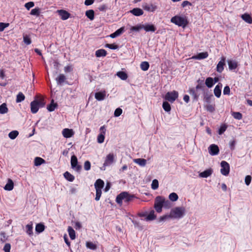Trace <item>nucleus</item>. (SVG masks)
Here are the masks:
<instances>
[{"mask_svg": "<svg viewBox=\"0 0 252 252\" xmlns=\"http://www.w3.org/2000/svg\"><path fill=\"white\" fill-rule=\"evenodd\" d=\"M46 104L43 97L35 96L34 100L31 102V111L33 114L36 113L40 108L43 107Z\"/></svg>", "mask_w": 252, "mask_h": 252, "instance_id": "1", "label": "nucleus"}, {"mask_svg": "<svg viewBox=\"0 0 252 252\" xmlns=\"http://www.w3.org/2000/svg\"><path fill=\"white\" fill-rule=\"evenodd\" d=\"M135 198H136V197L135 196V195L130 194L127 192L124 191L117 195L116 199V201L118 204L122 205L123 200H124L125 202L128 203Z\"/></svg>", "mask_w": 252, "mask_h": 252, "instance_id": "2", "label": "nucleus"}, {"mask_svg": "<svg viewBox=\"0 0 252 252\" xmlns=\"http://www.w3.org/2000/svg\"><path fill=\"white\" fill-rule=\"evenodd\" d=\"M169 203V202L165 201L164 198L161 196H157L155 201L154 208L158 213H160L163 206H166Z\"/></svg>", "mask_w": 252, "mask_h": 252, "instance_id": "3", "label": "nucleus"}, {"mask_svg": "<svg viewBox=\"0 0 252 252\" xmlns=\"http://www.w3.org/2000/svg\"><path fill=\"white\" fill-rule=\"evenodd\" d=\"M171 22L178 26L185 27L188 24L186 17L175 16L171 19Z\"/></svg>", "mask_w": 252, "mask_h": 252, "instance_id": "4", "label": "nucleus"}, {"mask_svg": "<svg viewBox=\"0 0 252 252\" xmlns=\"http://www.w3.org/2000/svg\"><path fill=\"white\" fill-rule=\"evenodd\" d=\"M104 182L100 179H97L94 183V187L96 190V196L95 200L98 201L101 195L102 189L104 187Z\"/></svg>", "mask_w": 252, "mask_h": 252, "instance_id": "5", "label": "nucleus"}, {"mask_svg": "<svg viewBox=\"0 0 252 252\" xmlns=\"http://www.w3.org/2000/svg\"><path fill=\"white\" fill-rule=\"evenodd\" d=\"M185 209L184 207H175L172 209L170 214V217L173 218H181L185 214Z\"/></svg>", "mask_w": 252, "mask_h": 252, "instance_id": "6", "label": "nucleus"}, {"mask_svg": "<svg viewBox=\"0 0 252 252\" xmlns=\"http://www.w3.org/2000/svg\"><path fill=\"white\" fill-rule=\"evenodd\" d=\"M178 97V93L176 91L167 92L164 96L165 100L173 103Z\"/></svg>", "mask_w": 252, "mask_h": 252, "instance_id": "7", "label": "nucleus"}, {"mask_svg": "<svg viewBox=\"0 0 252 252\" xmlns=\"http://www.w3.org/2000/svg\"><path fill=\"white\" fill-rule=\"evenodd\" d=\"M71 168L74 169L77 172H80L82 169L81 165L78 164V159L76 156L73 155L71 157Z\"/></svg>", "mask_w": 252, "mask_h": 252, "instance_id": "8", "label": "nucleus"}, {"mask_svg": "<svg viewBox=\"0 0 252 252\" xmlns=\"http://www.w3.org/2000/svg\"><path fill=\"white\" fill-rule=\"evenodd\" d=\"M220 172L224 176H227L229 174L230 171V166L228 162L225 161H222L220 162Z\"/></svg>", "mask_w": 252, "mask_h": 252, "instance_id": "9", "label": "nucleus"}, {"mask_svg": "<svg viewBox=\"0 0 252 252\" xmlns=\"http://www.w3.org/2000/svg\"><path fill=\"white\" fill-rule=\"evenodd\" d=\"M114 160V156L112 153L109 154L106 157L103 166L101 168V170H105V167L112 164Z\"/></svg>", "mask_w": 252, "mask_h": 252, "instance_id": "10", "label": "nucleus"}, {"mask_svg": "<svg viewBox=\"0 0 252 252\" xmlns=\"http://www.w3.org/2000/svg\"><path fill=\"white\" fill-rule=\"evenodd\" d=\"M208 152L210 155L216 156L219 154L220 149L218 145L213 144L208 147Z\"/></svg>", "mask_w": 252, "mask_h": 252, "instance_id": "11", "label": "nucleus"}, {"mask_svg": "<svg viewBox=\"0 0 252 252\" xmlns=\"http://www.w3.org/2000/svg\"><path fill=\"white\" fill-rule=\"evenodd\" d=\"M225 57H221L220 61L218 63L216 67V70L219 72L221 73L223 69L224 66L225 65Z\"/></svg>", "mask_w": 252, "mask_h": 252, "instance_id": "12", "label": "nucleus"}, {"mask_svg": "<svg viewBox=\"0 0 252 252\" xmlns=\"http://www.w3.org/2000/svg\"><path fill=\"white\" fill-rule=\"evenodd\" d=\"M57 13L60 15L61 19L63 20H66L70 16V14L63 9L58 10Z\"/></svg>", "mask_w": 252, "mask_h": 252, "instance_id": "13", "label": "nucleus"}, {"mask_svg": "<svg viewBox=\"0 0 252 252\" xmlns=\"http://www.w3.org/2000/svg\"><path fill=\"white\" fill-rule=\"evenodd\" d=\"M142 6L145 10L150 12H154L157 8V6L152 3H144Z\"/></svg>", "mask_w": 252, "mask_h": 252, "instance_id": "14", "label": "nucleus"}, {"mask_svg": "<svg viewBox=\"0 0 252 252\" xmlns=\"http://www.w3.org/2000/svg\"><path fill=\"white\" fill-rule=\"evenodd\" d=\"M62 134L64 137L68 138L71 137L74 135V132L72 129L66 128L63 130Z\"/></svg>", "mask_w": 252, "mask_h": 252, "instance_id": "15", "label": "nucleus"}, {"mask_svg": "<svg viewBox=\"0 0 252 252\" xmlns=\"http://www.w3.org/2000/svg\"><path fill=\"white\" fill-rule=\"evenodd\" d=\"M213 172V170L212 168H209L205 171L200 172L199 174V177L200 178H207L209 176H210Z\"/></svg>", "mask_w": 252, "mask_h": 252, "instance_id": "16", "label": "nucleus"}, {"mask_svg": "<svg viewBox=\"0 0 252 252\" xmlns=\"http://www.w3.org/2000/svg\"><path fill=\"white\" fill-rule=\"evenodd\" d=\"M106 92L105 91H102L101 92H97L95 94V98L98 100L101 101L104 99L106 96Z\"/></svg>", "mask_w": 252, "mask_h": 252, "instance_id": "17", "label": "nucleus"}, {"mask_svg": "<svg viewBox=\"0 0 252 252\" xmlns=\"http://www.w3.org/2000/svg\"><path fill=\"white\" fill-rule=\"evenodd\" d=\"M227 63L230 70H234L238 66L237 62L234 60H229L227 61Z\"/></svg>", "mask_w": 252, "mask_h": 252, "instance_id": "18", "label": "nucleus"}, {"mask_svg": "<svg viewBox=\"0 0 252 252\" xmlns=\"http://www.w3.org/2000/svg\"><path fill=\"white\" fill-rule=\"evenodd\" d=\"M208 56V53L207 52H201L198 54L196 56H192L191 58L196 60H202L207 58Z\"/></svg>", "mask_w": 252, "mask_h": 252, "instance_id": "19", "label": "nucleus"}, {"mask_svg": "<svg viewBox=\"0 0 252 252\" xmlns=\"http://www.w3.org/2000/svg\"><path fill=\"white\" fill-rule=\"evenodd\" d=\"M143 29H144L146 32H155L156 31V28L153 24L143 25Z\"/></svg>", "mask_w": 252, "mask_h": 252, "instance_id": "20", "label": "nucleus"}, {"mask_svg": "<svg viewBox=\"0 0 252 252\" xmlns=\"http://www.w3.org/2000/svg\"><path fill=\"white\" fill-rule=\"evenodd\" d=\"M125 31L124 27H121V28L119 29L117 31H116L114 32L111 34L110 35V37L114 38H115L119 35H120L122 33L124 32Z\"/></svg>", "mask_w": 252, "mask_h": 252, "instance_id": "21", "label": "nucleus"}, {"mask_svg": "<svg viewBox=\"0 0 252 252\" xmlns=\"http://www.w3.org/2000/svg\"><path fill=\"white\" fill-rule=\"evenodd\" d=\"M14 188V183L12 180L10 179H8L7 184L4 187V189L6 190L10 191L13 189Z\"/></svg>", "mask_w": 252, "mask_h": 252, "instance_id": "22", "label": "nucleus"}, {"mask_svg": "<svg viewBox=\"0 0 252 252\" xmlns=\"http://www.w3.org/2000/svg\"><path fill=\"white\" fill-rule=\"evenodd\" d=\"M221 87H222L221 84H220H220H218L215 87L214 90V94H215V96L218 98L220 97L221 95Z\"/></svg>", "mask_w": 252, "mask_h": 252, "instance_id": "23", "label": "nucleus"}, {"mask_svg": "<svg viewBox=\"0 0 252 252\" xmlns=\"http://www.w3.org/2000/svg\"><path fill=\"white\" fill-rule=\"evenodd\" d=\"M241 17L246 22H247L249 24L252 23V18L250 14H249L248 13H245L244 14H242L241 15Z\"/></svg>", "mask_w": 252, "mask_h": 252, "instance_id": "24", "label": "nucleus"}, {"mask_svg": "<svg viewBox=\"0 0 252 252\" xmlns=\"http://www.w3.org/2000/svg\"><path fill=\"white\" fill-rule=\"evenodd\" d=\"M130 12L134 15L139 16L143 14V11L139 8H134L131 10Z\"/></svg>", "mask_w": 252, "mask_h": 252, "instance_id": "25", "label": "nucleus"}, {"mask_svg": "<svg viewBox=\"0 0 252 252\" xmlns=\"http://www.w3.org/2000/svg\"><path fill=\"white\" fill-rule=\"evenodd\" d=\"M33 226L32 222H30L29 224L26 225V232L30 236L33 234Z\"/></svg>", "mask_w": 252, "mask_h": 252, "instance_id": "26", "label": "nucleus"}, {"mask_svg": "<svg viewBox=\"0 0 252 252\" xmlns=\"http://www.w3.org/2000/svg\"><path fill=\"white\" fill-rule=\"evenodd\" d=\"M95 56L96 57H105L107 55V51L104 49H98L95 51Z\"/></svg>", "mask_w": 252, "mask_h": 252, "instance_id": "27", "label": "nucleus"}, {"mask_svg": "<svg viewBox=\"0 0 252 252\" xmlns=\"http://www.w3.org/2000/svg\"><path fill=\"white\" fill-rule=\"evenodd\" d=\"M67 231L69 234V236L71 240H74L75 239V232L73 228L71 226H68L67 228Z\"/></svg>", "mask_w": 252, "mask_h": 252, "instance_id": "28", "label": "nucleus"}, {"mask_svg": "<svg viewBox=\"0 0 252 252\" xmlns=\"http://www.w3.org/2000/svg\"><path fill=\"white\" fill-rule=\"evenodd\" d=\"M134 162L141 166H145L146 164L147 161L144 158H136L134 159Z\"/></svg>", "mask_w": 252, "mask_h": 252, "instance_id": "29", "label": "nucleus"}, {"mask_svg": "<svg viewBox=\"0 0 252 252\" xmlns=\"http://www.w3.org/2000/svg\"><path fill=\"white\" fill-rule=\"evenodd\" d=\"M64 177L66 179L67 181L69 182H72L74 181L75 178L73 175L71 174L69 172L66 171L63 174Z\"/></svg>", "mask_w": 252, "mask_h": 252, "instance_id": "30", "label": "nucleus"}, {"mask_svg": "<svg viewBox=\"0 0 252 252\" xmlns=\"http://www.w3.org/2000/svg\"><path fill=\"white\" fill-rule=\"evenodd\" d=\"M45 162V160L40 157H36L34 158V165L38 166Z\"/></svg>", "mask_w": 252, "mask_h": 252, "instance_id": "31", "label": "nucleus"}, {"mask_svg": "<svg viewBox=\"0 0 252 252\" xmlns=\"http://www.w3.org/2000/svg\"><path fill=\"white\" fill-rule=\"evenodd\" d=\"M58 105L56 103H54V101L53 99L52 100L51 103L48 105L47 108L48 110L50 112H52L55 110L56 108H57Z\"/></svg>", "mask_w": 252, "mask_h": 252, "instance_id": "32", "label": "nucleus"}, {"mask_svg": "<svg viewBox=\"0 0 252 252\" xmlns=\"http://www.w3.org/2000/svg\"><path fill=\"white\" fill-rule=\"evenodd\" d=\"M8 111V109L6 103H3L0 105V114H4L7 113Z\"/></svg>", "mask_w": 252, "mask_h": 252, "instance_id": "33", "label": "nucleus"}, {"mask_svg": "<svg viewBox=\"0 0 252 252\" xmlns=\"http://www.w3.org/2000/svg\"><path fill=\"white\" fill-rule=\"evenodd\" d=\"M25 99V96L24 94L22 92H19L16 96V102L19 103L24 100Z\"/></svg>", "mask_w": 252, "mask_h": 252, "instance_id": "34", "label": "nucleus"}, {"mask_svg": "<svg viewBox=\"0 0 252 252\" xmlns=\"http://www.w3.org/2000/svg\"><path fill=\"white\" fill-rule=\"evenodd\" d=\"M86 16L91 20L94 19V12L93 10H88L86 11Z\"/></svg>", "mask_w": 252, "mask_h": 252, "instance_id": "35", "label": "nucleus"}, {"mask_svg": "<svg viewBox=\"0 0 252 252\" xmlns=\"http://www.w3.org/2000/svg\"><path fill=\"white\" fill-rule=\"evenodd\" d=\"M45 229V226L42 223H37L35 226V231L37 233H41Z\"/></svg>", "mask_w": 252, "mask_h": 252, "instance_id": "36", "label": "nucleus"}, {"mask_svg": "<svg viewBox=\"0 0 252 252\" xmlns=\"http://www.w3.org/2000/svg\"><path fill=\"white\" fill-rule=\"evenodd\" d=\"M205 84L209 88L213 87L214 84L213 79L211 77L207 78L205 81Z\"/></svg>", "mask_w": 252, "mask_h": 252, "instance_id": "37", "label": "nucleus"}, {"mask_svg": "<svg viewBox=\"0 0 252 252\" xmlns=\"http://www.w3.org/2000/svg\"><path fill=\"white\" fill-rule=\"evenodd\" d=\"M65 79L66 78L64 75H63V74H60L58 77L57 78L56 80L58 84L61 85L64 82Z\"/></svg>", "mask_w": 252, "mask_h": 252, "instance_id": "38", "label": "nucleus"}, {"mask_svg": "<svg viewBox=\"0 0 252 252\" xmlns=\"http://www.w3.org/2000/svg\"><path fill=\"white\" fill-rule=\"evenodd\" d=\"M40 14V9L39 7H37L34 9H32L31 12L30 14L32 15L36 16L37 17L39 16Z\"/></svg>", "mask_w": 252, "mask_h": 252, "instance_id": "39", "label": "nucleus"}, {"mask_svg": "<svg viewBox=\"0 0 252 252\" xmlns=\"http://www.w3.org/2000/svg\"><path fill=\"white\" fill-rule=\"evenodd\" d=\"M156 218V216L155 215V212L154 210H152L150 211L149 215L147 216L146 218V220L147 221L148 220H155Z\"/></svg>", "mask_w": 252, "mask_h": 252, "instance_id": "40", "label": "nucleus"}, {"mask_svg": "<svg viewBox=\"0 0 252 252\" xmlns=\"http://www.w3.org/2000/svg\"><path fill=\"white\" fill-rule=\"evenodd\" d=\"M117 75L122 80H125L127 78V74L124 71H119L117 73Z\"/></svg>", "mask_w": 252, "mask_h": 252, "instance_id": "41", "label": "nucleus"}, {"mask_svg": "<svg viewBox=\"0 0 252 252\" xmlns=\"http://www.w3.org/2000/svg\"><path fill=\"white\" fill-rule=\"evenodd\" d=\"M149 66V64L147 62H142L140 64V68L143 71L148 70Z\"/></svg>", "mask_w": 252, "mask_h": 252, "instance_id": "42", "label": "nucleus"}, {"mask_svg": "<svg viewBox=\"0 0 252 252\" xmlns=\"http://www.w3.org/2000/svg\"><path fill=\"white\" fill-rule=\"evenodd\" d=\"M231 115L236 120H240L242 119V114L239 112H232Z\"/></svg>", "mask_w": 252, "mask_h": 252, "instance_id": "43", "label": "nucleus"}, {"mask_svg": "<svg viewBox=\"0 0 252 252\" xmlns=\"http://www.w3.org/2000/svg\"><path fill=\"white\" fill-rule=\"evenodd\" d=\"M162 107L165 111L170 112L171 110V106L170 104L167 101H164L162 104Z\"/></svg>", "mask_w": 252, "mask_h": 252, "instance_id": "44", "label": "nucleus"}, {"mask_svg": "<svg viewBox=\"0 0 252 252\" xmlns=\"http://www.w3.org/2000/svg\"><path fill=\"white\" fill-rule=\"evenodd\" d=\"M19 132L17 130H13L8 134L9 137L11 139H14L18 135Z\"/></svg>", "mask_w": 252, "mask_h": 252, "instance_id": "45", "label": "nucleus"}, {"mask_svg": "<svg viewBox=\"0 0 252 252\" xmlns=\"http://www.w3.org/2000/svg\"><path fill=\"white\" fill-rule=\"evenodd\" d=\"M169 199L172 201H176L178 199V196L177 193L172 192L169 194Z\"/></svg>", "mask_w": 252, "mask_h": 252, "instance_id": "46", "label": "nucleus"}, {"mask_svg": "<svg viewBox=\"0 0 252 252\" xmlns=\"http://www.w3.org/2000/svg\"><path fill=\"white\" fill-rule=\"evenodd\" d=\"M226 128L227 126L225 124L221 125L218 130L219 134L221 135L223 134L224 132L226 130Z\"/></svg>", "mask_w": 252, "mask_h": 252, "instance_id": "47", "label": "nucleus"}, {"mask_svg": "<svg viewBox=\"0 0 252 252\" xmlns=\"http://www.w3.org/2000/svg\"><path fill=\"white\" fill-rule=\"evenodd\" d=\"M105 47H106V48H108L109 49H113V50H115V49H118L119 48V46L118 45L115 44V43H113V44H106L105 45Z\"/></svg>", "mask_w": 252, "mask_h": 252, "instance_id": "48", "label": "nucleus"}, {"mask_svg": "<svg viewBox=\"0 0 252 252\" xmlns=\"http://www.w3.org/2000/svg\"><path fill=\"white\" fill-rule=\"evenodd\" d=\"M158 187V182L157 179H154L152 181L151 188L153 189H157Z\"/></svg>", "mask_w": 252, "mask_h": 252, "instance_id": "49", "label": "nucleus"}, {"mask_svg": "<svg viewBox=\"0 0 252 252\" xmlns=\"http://www.w3.org/2000/svg\"><path fill=\"white\" fill-rule=\"evenodd\" d=\"M205 107L206 110L210 112H213L215 110V105L208 104Z\"/></svg>", "mask_w": 252, "mask_h": 252, "instance_id": "50", "label": "nucleus"}, {"mask_svg": "<svg viewBox=\"0 0 252 252\" xmlns=\"http://www.w3.org/2000/svg\"><path fill=\"white\" fill-rule=\"evenodd\" d=\"M105 135L99 134L97 138V142L99 143H102L104 141Z\"/></svg>", "mask_w": 252, "mask_h": 252, "instance_id": "51", "label": "nucleus"}, {"mask_svg": "<svg viewBox=\"0 0 252 252\" xmlns=\"http://www.w3.org/2000/svg\"><path fill=\"white\" fill-rule=\"evenodd\" d=\"M34 6V3L33 1H30L27 2L25 4V7L27 10H30V8Z\"/></svg>", "mask_w": 252, "mask_h": 252, "instance_id": "52", "label": "nucleus"}, {"mask_svg": "<svg viewBox=\"0 0 252 252\" xmlns=\"http://www.w3.org/2000/svg\"><path fill=\"white\" fill-rule=\"evenodd\" d=\"M9 25V23L0 22V32L3 31L4 29L8 27Z\"/></svg>", "mask_w": 252, "mask_h": 252, "instance_id": "53", "label": "nucleus"}, {"mask_svg": "<svg viewBox=\"0 0 252 252\" xmlns=\"http://www.w3.org/2000/svg\"><path fill=\"white\" fill-rule=\"evenodd\" d=\"M142 29H143V25H139L132 27L131 28V30L133 31H139Z\"/></svg>", "mask_w": 252, "mask_h": 252, "instance_id": "54", "label": "nucleus"}, {"mask_svg": "<svg viewBox=\"0 0 252 252\" xmlns=\"http://www.w3.org/2000/svg\"><path fill=\"white\" fill-rule=\"evenodd\" d=\"M122 109L120 108H118L115 110L114 116L115 117H119L122 114Z\"/></svg>", "mask_w": 252, "mask_h": 252, "instance_id": "55", "label": "nucleus"}, {"mask_svg": "<svg viewBox=\"0 0 252 252\" xmlns=\"http://www.w3.org/2000/svg\"><path fill=\"white\" fill-rule=\"evenodd\" d=\"M91 163L89 160H87L84 163V169L86 171H88L91 169Z\"/></svg>", "mask_w": 252, "mask_h": 252, "instance_id": "56", "label": "nucleus"}, {"mask_svg": "<svg viewBox=\"0 0 252 252\" xmlns=\"http://www.w3.org/2000/svg\"><path fill=\"white\" fill-rule=\"evenodd\" d=\"M86 246L88 248L91 250H95L96 248V245L92 242H87Z\"/></svg>", "mask_w": 252, "mask_h": 252, "instance_id": "57", "label": "nucleus"}, {"mask_svg": "<svg viewBox=\"0 0 252 252\" xmlns=\"http://www.w3.org/2000/svg\"><path fill=\"white\" fill-rule=\"evenodd\" d=\"M230 90L228 86L224 87L223 91V94L224 95H229L230 94Z\"/></svg>", "mask_w": 252, "mask_h": 252, "instance_id": "58", "label": "nucleus"}, {"mask_svg": "<svg viewBox=\"0 0 252 252\" xmlns=\"http://www.w3.org/2000/svg\"><path fill=\"white\" fill-rule=\"evenodd\" d=\"M252 177L250 175H247L246 176L245 179V182L246 185L249 186L251 182Z\"/></svg>", "mask_w": 252, "mask_h": 252, "instance_id": "59", "label": "nucleus"}, {"mask_svg": "<svg viewBox=\"0 0 252 252\" xmlns=\"http://www.w3.org/2000/svg\"><path fill=\"white\" fill-rule=\"evenodd\" d=\"M11 249L10 244L9 243L6 244L3 247V251L4 252H10Z\"/></svg>", "mask_w": 252, "mask_h": 252, "instance_id": "60", "label": "nucleus"}, {"mask_svg": "<svg viewBox=\"0 0 252 252\" xmlns=\"http://www.w3.org/2000/svg\"><path fill=\"white\" fill-rule=\"evenodd\" d=\"M0 236H1V240L3 242H5L7 238L6 237V234L4 232H0Z\"/></svg>", "mask_w": 252, "mask_h": 252, "instance_id": "61", "label": "nucleus"}, {"mask_svg": "<svg viewBox=\"0 0 252 252\" xmlns=\"http://www.w3.org/2000/svg\"><path fill=\"white\" fill-rule=\"evenodd\" d=\"M236 142L234 140L230 141L229 147L231 150H233L235 147Z\"/></svg>", "mask_w": 252, "mask_h": 252, "instance_id": "62", "label": "nucleus"}, {"mask_svg": "<svg viewBox=\"0 0 252 252\" xmlns=\"http://www.w3.org/2000/svg\"><path fill=\"white\" fill-rule=\"evenodd\" d=\"M100 134L105 135L106 133V128L104 126H103L100 128Z\"/></svg>", "mask_w": 252, "mask_h": 252, "instance_id": "63", "label": "nucleus"}, {"mask_svg": "<svg viewBox=\"0 0 252 252\" xmlns=\"http://www.w3.org/2000/svg\"><path fill=\"white\" fill-rule=\"evenodd\" d=\"M94 2V0H85V4L86 5H90Z\"/></svg>", "mask_w": 252, "mask_h": 252, "instance_id": "64", "label": "nucleus"}]
</instances>
